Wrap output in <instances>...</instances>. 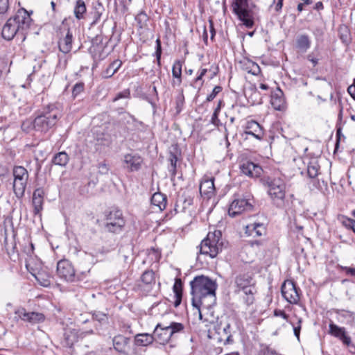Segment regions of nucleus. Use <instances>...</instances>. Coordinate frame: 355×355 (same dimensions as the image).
I'll return each instance as SVG.
<instances>
[{
    "label": "nucleus",
    "mask_w": 355,
    "mask_h": 355,
    "mask_svg": "<svg viewBox=\"0 0 355 355\" xmlns=\"http://www.w3.org/2000/svg\"><path fill=\"white\" fill-rule=\"evenodd\" d=\"M252 201V199L246 198L234 199L228 209L230 216L235 217L244 211H251L253 208Z\"/></svg>",
    "instance_id": "11"
},
{
    "label": "nucleus",
    "mask_w": 355,
    "mask_h": 355,
    "mask_svg": "<svg viewBox=\"0 0 355 355\" xmlns=\"http://www.w3.org/2000/svg\"><path fill=\"white\" fill-rule=\"evenodd\" d=\"M216 300V293L209 295H204L198 298H191L192 305L198 311L200 319H202L200 308L209 309L215 304Z\"/></svg>",
    "instance_id": "14"
},
{
    "label": "nucleus",
    "mask_w": 355,
    "mask_h": 355,
    "mask_svg": "<svg viewBox=\"0 0 355 355\" xmlns=\"http://www.w3.org/2000/svg\"><path fill=\"white\" fill-rule=\"evenodd\" d=\"M232 7L233 12L247 28H250L253 26L254 21L248 9V0H234Z\"/></svg>",
    "instance_id": "8"
},
{
    "label": "nucleus",
    "mask_w": 355,
    "mask_h": 355,
    "mask_svg": "<svg viewBox=\"0 0 355 355\" xmlns=\"http://www.w3.org/2000/svg\"><path fill=\"white\" fill-rule=\"evenodd\" d=\"M274 315L275 316L282 317L286 320H288V315L285 313V311L282 310L276 309L274 311Z\"/></svg>",
    "instance_id": "55"
},
{
    "label": "nucleus",
    "mask_w": 355,
    "mask_h": 355,
    "mask_svg": "<svg viewBox=\"0 0 355 355\" xmlns=\"http://www.w3.org/2000/svg\"><path fill=\"white\" fill-rule=\"evenodd\" d=\"M69 161V157L65 151L59 152L54 155L51 162L57 166H65Z\"/></svg>",
    "instance_id": "35"
},
{
    "label": "nucleus",
    "mask_w": 355,
    "mask_h": 355,
    "mask_svg": "<svg viewBox=\"0 0 355 355\" xmlns=\"http://www.w3.org/2000/svg\"><path fill=\"white\" fill-rule=\"evenodd\" d=\"M283 297L290 304H296L300 301V289L291 280L285 281L281 288Z\"/></svg>",
    "instance_id": "12"
},
{
    "label": "nucleus",
    "mask_w": 355,
    "mask_h": 355,
    "mask_svg": "<svg viewBox=\"0 0 355 355\" xmlns=\"http://www.w3.org/2000/svg\"><path fill=\"white\" fill-rule=\"evenodd\" d=\"M9 8V0H0V14H5Z\"/></svg>",
    "instance_id": "52"
},
{
    "label": "nucleus",
    "mask_w": 355,
    "mask_h": 355,
    "mask_svg": "<svg viewBox=\"0 0 355 355\" xmlns=\"http://www.w3.org/2000/svg\"><path fill=\"white\" fill-rule=\"evenodd\" d=\"M224 247L222 233L220 230L209 231L207 237L199 245L200 253L209 255L211 258L216 257Z\"/></svg>",
    "instance_id": "4"
},
{
    "label": "nucleus",
    "mask_w": 355,
    "mask_h": 355,
    "mask_svg": "<svg viewBox=\"0 0 355 355\" xmlns=\"http://www.w3.org/2000/svg\"><path fill=\"white\" fill-rule=\"evenodd\" d=\"M274 3L275 4V10L279 11L283 6V0H274Z\"/></svg>",
    "instance_id": "58"
},
{
    "label": "nucleus",
    "mask_w": 355,
    "mask_h": 355,
    "mask_svg": "<svg viewBox=\"0 0 355 355\" xmlns=\"http://www.w3.org/2000/svg\"><path fill=\"white\" fill-rule=\"evenodd\" d=\"M218 113L216 112H214V113L212 114L211 122L214 125H217L218 122L219 121V120L218 119Z\"/></svg>",
    "instance_id": "60"
},
{
    "label": "nucleus",
    "mask_w": 355,
    "mask_h": 355,
    "mask_svg": "<svg viewBox=\"0 0 355 355\" xmlns=\"http://www.w3.org/2000/svg\"><path fill=\"white\" fill-rule=\"evenodd\" d=\"M215 187L214 179H207L200 183V193L202 196H205L209 198L214 194Z\"/></svg>",
    "instance_id": "29"
},
{
    "label": "nucleus",
    "mask_w": 355,
    "mask_h": 355,
    "mask_svg": "<svg viewBox=\"0 0 355 355\" xmlns=\"http://www.w3.org/2000/svg\"><path fill=\"white\" fill-rule=\"evenodd\" d=\"M304 162L306 164V175L309 178L315 181L320 174V166L318 157H305Z\"/></svg>",
    "instance_id": "18"
},
{
    "label": "nucleus",
    "mask_w": 355,
    "mask_h": 355,
    "mask_svg": "<svg viewBox=\"0 0 355 355\" xmlns=\"http://www.w3.org/2000/svg\"><path fill=\"white\" fill-rule=\"evenodd\" d=\"M340 37L343 42H347L349 40V33L346 26L340 28Z\"/></svg>",
    "instance_id": "49"
},
{
    "label": "nucleus",
    "mask_w": 355,
    "mask_h": 355,
    "mask_svg": "<svg viewBox=\"0 0 355 355\" xmlns=\"http://www.w3.org/2000/svg\"><path fill=\"white\" fill-rule=\"evenodd\" d=\"M142 163L143 159L138 153H126L123 156V167L129 172L138 171L141 168Z\"/></svg>",
    "instance_id": "13"
},
{
    "label": "nucleus",
    "mask_w": 355,
    "mask_h": 355,
    "mask_svg": "<svg viewBox=\"0 0 355 355\" xmlns=\"http://www.w3.org/2000/svg\"><path fill=\"white\" fill-rule=\"evenodd\" d=\"M184 103V96L183 95V93L181 92L175 98V104H176L175 110H176V112L178 114L182 111Z\"/></svg>",
    "instance_id": "44"
},
{
    "label": "nucleus",
    "mask_w": 355,
    "mask_h": 355,
    "mask_svg": "<svg viewBox=\"0 0 355 355\" xmlns=\"http://www.w3.org/2000/svg\"><path fill=\"white\" fill-rule=\"evenodd\" d=\"M166 196L159 192L155 193L151 198V203L156 206L159 210H163L166 206Z\"/></svg>",
    "instance_id": "33"
},
{
    "label": "nucleus",
    "mask_w": 355,
    "mask_h": 355,
    "mask_svg": "<svg viewBox=\"0 0 355 355\" xmlns=\"http://www.w3.org/2000/svg\"><path fill=\"white\" fill-rule=\"evenodd\" d=\"M259 355H281V354H279L274 349L270 347L268 345L261 344L260 345Z\"/></svg>",
    "instance_id": "42"
},
{
    "label": "nucleus",
    "mask_w": 355,
    "mask_h": 355,
    "mask_svg": "<svg viewBox=\"0 0 355 355\" xmlns=\"http://www.w3.org/2000/svg\"><path fill=\"white\" fill-rule=\"evenodd\" d=\"M339 268L345 272L346 275L352 277L355 279V267L340 266Z\"/></svg>",
    "instance_id": "48"
},
{
    "label": "nucleus",
    "mask_w": 355,
    "mask_h": 355,
    "mask_svg": "<svg viewBox=\"0 0 355 355\" xmlns=\"http://www.w3.org/2000/svg\"><path fill=\"white\" fill-rule=\"evenodd\" d=\"M130 92L129 89H125L123 92L117 94L116 97L113 99V101H116L117 100H119L120 98H128L130 97Z\"/></svg>",
    "instance_id": "54"
},
{
    "label": "nucleus",
    "mask_w": 355,
    "mask_h": 355,
    "mask_svg": "<svg viewBox=\"0 0 355 355\" xmlns=\"http://www.w3.org/2000/svg\"><path fill=\"white\" fill-rule=\"evenodd\" d=\"M243 292L244 294L243 298L246 305L250 306L252 304L254 301V294L257 293L256 288H249L248 290Z\"/></svg>",
    "instance_id": "40"
},
{
    "label": "nucleus",
    "mask_w": 355,
    "mask_h": 355,
    "mask_svg": "<svg viewBox=\"0 0 355 355\" xmlns=\"http://www.w3.org/2000/svg\"><path fill=\"white\" fill-rule=\"evenodd\" d=\"M73 40L72 31L67 28L65 35L60 37L58 41L59 50L63 53H68L72 49Z\"/></svg>",
    "instance_id": "22"
},
{
    "label": "nucleus",
    "mask_w": 355,
    "mask_h": 355,
    "mask_svg": "<svg viewBox=\"0 0 355 355\" xmlns=\"http://www.w3.org/2000/svg\"><path fill=\"white\" fill-rule=\"evenodd\" d=\"M263 184L267 190L272 205L277 208L285 209L288 206L286 196L287 185L281 178H267L263 180Z\"/></svg>",
    "instance_id": "2"
},
{
    "label": "nucleus",
    "mask_w": 355,
    "mask_h": 355,
    "mask_svg": "<svg viewBox=\"0 0 355 355\" xmlns=\"http://www.w3.org/2000/svg\"><path fill=\"white\" fill-rule=\"evenodd\" d=\"M121 65L122 62L121 60H116L113 61L103 72L104 78H108L112 77L115 73L117 72Z\"/></svg>",
    "instance_id": "38"
},
{
    "label": "nucleus",
    "mask_w": 355,
    "mask_h": 355,
    "mask_svg": "<svg viewBox=\"0 0 355 355\" xmlns=\"http://www.w3.org/2000/svg\"><path fill=\"white\" fill-rule=\"evenodd\" d=\"M239 169L242 174L250 178H258L262 173L261 167L250 161H243L239 164Z\"/></svg>",
    "instance_id": "16"
},
{
    "label": "nucleus",
    "mask_w": 355,
    "mask_h": 355,
    "mask_svg": "<svg viewBox=\"0 0 355 355\" xmlns=\"http://www.w3.org/2000/svg\"><path fill=\"white\" fill-rule=\"evenodd\" d=\"M32 21L30 14L24 8L18 10L16 14L9 18L3 26L1 35L3 38L10 41L14 37L24 42L28 33Z\"/></svg>",
    "instance_id": "1"
},
{
    "label": "nucleus",
    "mask_w": 355,
    "mask_h": 355,
    "mask_svg": "<svg viewBox=\"0 0 355 355\" xmlns=\"http://www.w3.org/2000/svg\"><path fill=\"white\" fill-rule=\"evenodd\" d=\"M135 21L139 28H145L147 26V21H148V17L145 12L141 11L135 17Z\"/></svg>",
    "instance_id": "41"
},
{
    "label": "nucleus",
    "mask_w": 355,
    "mask_h": 355,
    "mask_svg": "<svg viewBox=\"0 0 355 355\" xmlns=\"http://www.w3.org/2000/svg\"><path fill=\"white\" fill-rule=\"evenodd\" d=\"M153 335L155 337L154 340L162 345L167 343L172 338L166 324L164 323H158L156 325Z\"/></svg>",
    "instance_id": "19"
},
{
    "label": "nucleus",
    "mask_w": 355,
    "mask_h": 355,
    "mask_svg": "<svg viewBox=\"0 0 355 355\" xmlns=\"http://www.w3.org/2000/svg\"><path fill=\"white\" fill-rule=\"evenodd\" d=\"M252 67L254 68V71L252 72L253 74H256L257 72L259 71V66L254 63V62H252Z\"/></svg>",
    "instance_id": "62"
},
{
    "label": "nucleus",
    "mask_w": 355,
    "mask_h": 355,
    "mask_svg": "<svg viewBox=\"0 0 355 355\" xmlns=\"http://www.w3.org/2000/svg\"><path fill=\"white\" fill-rule=\"evenodd\" d=\"M315 8L317 10H322L323 9V4L322 2L319 1L315 3Z\"/></svg>",
    "instance_id": "63"
},
{
    "label": "nucleus",
    "mask_w": 355,
    "mask_h": 355,
    "mask_svg": "<svg viewBox=\"0 0 355 355\" xmlns=\"http://www.w3.org/2000/svg\"><path fill=\"white\" fill-rule=\"evenodd\" d=\"M190 286L192 298H198L204 295L214 293L217 288L214 281L204 275L194 277L190 282Z\"/></svg>",
    "instance_id": "5"
},
{
    "label": "nucleus",
    "mask_w": 355,
    "mask_h": 355,
    "mask_svg": "<svg viewBox=\"0 0 355 355\" xmlns=\"http://www.w3.org/2000/svg\"><path fill=\"white\" fill-rule=\"evenodd\" d=\"M169 334H171V338H175L179 334L183 333L184 326L180 322H171L166 324Z\"/></svg>",
    "instance_id": "37"
},
{
    "label": "nucleus",
    "mask_w": 355,
    "mask_h": 355,
    "mask_svg": "<svg viewBox=\"0 0 355 355\" xmlns=\"http://www.w3.org/2000/svg\"><path fill=\"white\" fill-rule=\"evenodd\" d=\"M246 129L252 130L253 132L254 137L256 139L261 140L263 137V131L259 123L255 121H250L247 123Z\"/></svg>",
    "instance_id": "34"
},
{
    "label": "nucleus",
    "mask_w": 355,
    "mask_h": 355,
    "mask_svg": "<svg viewBox=\"0 0 355 355\" xmlns=\"http://www.w3.org/2000/svg\"><path fill=\"white\" fill-rule=\"evenodd\" d=\"M155 55L156 56V60L158 66L161 65V55H162V46L160 40L158 38L156 40V47Z\"/></svg>",
    "instance_id": "45"
},
{
    "label": "nucleus",
    "mask_w": 355,
    "mask_h": 355,
    "mask_svg": "<svg viewBox=\"0 0 355 355\" xmlns=\"http://www.w3.org/2000/svg\"><path fill=\"white\" fill-rule=\"evenodd\" d=\"M329 334L340 340L343 345L350 344L351 337L349 336L346 329L331 322L329 324Z\"/></svg>",
    "instance_id": "17"
},
{
    "label": "nucleus",
    "mask_w": 355,
    "mask_h": 355,
    "mask_svg": "<svg viewBox=\"0 0 355 355\" xmlns=\"http://www.w3.org/2000/svg\"><path fill=\"white\" fill-rule=\"evenodd\" d=\"M245 232L250 236H261L266 234V225L263 223L254 221L245 226Z\"/></svg>",
    "instance_id": "21"
},
{
    "label": "nucleus",
    "mask_w": 355,
    "mask_h": 355,
    "mask_svg": "<svg viewBox=\"0 0 355 355\" xmlns=\"http://www.w3.org/2000/svg\"><path fill=\"white\" fill-rule=\"evenodd\" d=\"M209 31H210V33H211V39L213 40L215 36L216 31H215V29L214 27V24H213L212 20H209Z\"/></svg>",
    "instance_id": "59"
},
{
    "label": "nucleus",
    "mask_w": 355,
    "mask_h": 355,
    "mask_svg": "<svg viewBox=\"0 0 355 355\" xmlns=\"http://www.w3.org/2000/svg\"><path fill=\"white\" fill-rule=\"evenodd\" d=\"M84 83H78L75 84L72 89L73 96L76 97L78 95H79L81 92H83L84 90Z\"/></svg>",
    "instance_id": "47"
},
{
    "label": "nucleus",
    "mask_w": 355,
    "mask_h": 355,
    "mask_svg": "<svg viewBox=\"0 0 355 355\" xmlns=\"http://www.w3.org/2000/svg\"><path fill=\"white\" fill-rule=\"evenodd\" d=\"M93 320L98 322L101 324L108 323L109 315L100 311H94L91 312Z\"/></svg>",
    "instance_id": "39"
},
{
    "label": "nucleus",
    "mask_w": 355,
    "mask_h": 355,
    "mask_svg": "<svg viewBox=\"0 0 355 355\" xmlns=\"http://www.w3.org/2000/svg\"><path fill=\"white\" fill-rule=\"evenodd\" d=\"M347 91L351 96L355 100V80L354 84L348 87Z\"/></svg>",
    "instance_id": "56"
},
{
    "label": "nucleus",
    "mask_w": 355,
    "mask_h": 355,
    "mask_svg": "<svg viewBox=\"0 0 355 355\" xmlns=\"http://www.w3.org/2000/svg\"><path fill=\"white\" fill-rule=\"evenodd\" d=\"M354 219H352L350 218L346 217V216H341L340 221L343 226H345L346 228L352 230V225L354 224Z\"/></svg>",
    "instance_id": "46"
},
{
    "label": "nucleus",
    "mask_w": 355,
    "mask_h": 355,
    "mask_svg": "<svg viewBox=\"0 0 355 355\" xmlns=\"http://www.w3.org/2000/svg\"><path fill=\"white\" fill-rule=\"evenodd\" d=\"M301 323H302V319L297 318V325H295L293 322H291V325L293 327V332L294 335L296 336V338L299 340L300 339V329H301Z\"/></svg>",
    "instance_id": "50"
},
{
    "label": "nucleus",
    "mask_w": 355,
    "mask_h": 355,
    "mask_svg": "<svg viewBox=\"0 0 355 355\" xmlns=\"http://www.w3.org/2000/svg\"><path fill=\"white\" fill-rule=\"evenodd\" d=\"M168 160L171 163V166L168 168V171L169 172H171L172 175H175L178 157L175 153H171Z\"/></svg>",
    "instance_id": "43"
},
{
    "label": "nucleus",
    "mask_w": 355,
    "mask_h": 355,
    "mask_svg": "<svg viewBox=\"0 0 355 355\" xmlns=\"http://www.w3.org/2000/svg\"><path fill=\"white\" fill-rule=\"evenodd\" d=\"M45 192L42 188L36 189L33 193L32 206L34 215H40L43 209Z\"/></svg>",
    "instance_id": "20"
},
{
    "label": "nucleus",
    "mask_w": 355,
    "mask_h": 355,
    "mask_svg": "<svg viewBox=\"0 0 355 355\" xmlns=\"http://www.w3.org/2000/svg\"><path fill=\"white\" fill-rule=\"evenodd\" d=\"M29 124H33V122H29V121H26V122H24L21 125V128L24 130H26V128H28V126H26V125H29Z\"/></svg>",
    "instance_id": "64"
},
{
    "label": "nucleus",
    "mask_w": 355,
    "mask_h": 355,
    "mask_svg": "<svg viewBox=\"0 0 355 355\" xmlns=\"http://www.w3.org/2000/svg\"><path fill=\"white\" fill-rule=\"evenodd\" d=\"M270 103L274 109L283 110L286 107V102L282 90L278 89L271 95Z\"/></svg>",
    "instance_id": "24"
},
{
    "label": "nucleus",
    "mask_w": 355,
    "mask_h": 355,
    "mask_svg": "<svg viewBox=\"0 0 355 355\" xmlns=\"http://www.w3.org/2000/svg\"><path fill=\"white\" fill-rule=\"evenodd\" d=\"M173 293L175 294V307H178L182 302V282L180 278H176L173 286Z\"/></svg>",
    "instance_id": "31"
},
{
    "label": "nucleus",
    "mask_w": 355,
    "mask_h": 355,
    "mask_svg": "<svg viewBox=\"0 0 355 355\" xmlns=\"http://www.w3.org/2000/svg\"><path fill=\"white\" fill-rule=\"evenodd\" d=\"M14 176L13 191L17 198H21L24 196L25 190L28 179V173L27 170L21 166H17L13 168Z\"/></svg>",
    "instance_id": "6"
},
{
    "label": "nucleus",
    "mask_w": 355,
    "mask_h": 355,
    "mask_svg": "<svg viewBox=\"0 0 355 355\" xmlns=\"http://www.w3.org/2000/svg\"><path fill=\"white\" fill-rule=\"evenodd\" d=\"M345 346L348 347L351 354H355V345L352 342V339L350 340V344L345 345Z\"/></svg>",
    "instance_id": "61"
},
{
    "label": "nucleus",
    "mask_w": 355,
    "mask_h": 355,
    "mask_svg": "<svg viewBox=\"0 0 355 355\" xmlns=\"http://www.w3.org/2000/svg\"><path fill=\"white\" fill-rule=\"evenodd\" d=\"M15 314L22 320L31 324L40 323L45 320V316L43 313L38 312H27L23 308L15 311Z\"/></svg>",
    "instance_id": "15"
},
{
    "label": "nucleus",
    "mask_w": 355,
    "mask_h": 355,
    "mask_svg": "<svg viewBox=\"0 0 355 355\" xmlns=\"http://www.w3.org/2000/svg\"><path fill=\"white\" fill-rule=\"evenodd\" d=\"M143 285H139L144 290L149 291L152 286L155 284V273L153 270H146L141 277Z\"/></svg>",
    "instance_id": "27"
},
{
    "label": "nucleus",
    "mask_w": 355,
    "mask_h": 355,
    "mask_svg": "<svg viewBox=\"0 0 355 355\" xmlns=\"http://www.w3.org/2000/svg\"><path fill=\"white\" fill-rule=\"evenodd\" d=\"M87 7L83 0H77L73 8V14L76 19H85Z\"/></svg>",
    "instance_id": "32"
},
{
    "label": "nucleus",
    "mask_w": 355,
    "mask_h": 355,
    "mask_svg": "<svg viewBox=\"0 0 355 355\" xmlns=\"http://www.w3.org/2000/svg\"><path fill=\"white\" fill-rule=\"evenodd\" d=\"M311 40L307 34H300L295 40V47L300 51L305 53L311 47Z\"/></svg>",
    "instance_id": "26"
},
{
    "label": "nucleus",
    "mask_w": 355,
    "mask_h": 355,
    "mask_svg": "<svg viewBox=\"0 0 355 355\" xmlns=\"http://www.w3.org/2000/svg\"><path fill=\"white\" fill-rule=\"evenodd\" d=\"M155 339L153 334H139L135 338V343L139 346H147L151 344Z\"/></svg>",
    "instance_id": "36"
},
{
    "label": "nucleus",
    "mask_w": 355,
    "mask_h": 355,
    "mask_svg": "<svg viewBox=\"0 0 355 355\" xmlns=\"http://www.w3.org/2000/svg\"><path fill=\"white\" fill-rule=\"evenodd\" d=\"M8 172L7 166L0 163V177L6 175Z\"/></svg>",
    "instance_id": "57"
},
{
    "label": "nucleus",
    "mask_w": 355,
    "mask_h": 355,
    "mask_svg": "<svg viewBox=\"0 0 355 355\" xmlns=\"http://www.w3.org/2000/svg\"><path fill=\"white\" fill-rule=\"evenodd\" d=\"M214 329L215 331L214 338L216 339L218 343H221L224 345L233 343V328L229 322L220 321L214 326Z\"/></svg>",
    "instance_id": "9"
},
{
    "label": "nucleus",
    "mask_w": 355,
    "mask_h": 355,
    "mask_svg": "<svg viewBox=\"0 0 355 355\" xmlns=\"http://www.w3.org/2000/svg\"><path fill=\"white\" fill-rule=\"evenodd\" d=\"M59 117L58 108L54 105H49L33 120V128L36 131L46 133L55 126Z\"/></svg>",
    "instance_id": "3"
},
{
    "label": "nucleus",
    "mask_w": 355,
    "mask_h": 355,
    "mask_svg": "<svg viewBox=\"0 0 355 355\" xmlns=\"http://www.w3.org/2000/svg\"><path fill=\"white\" fill-rule=\"evenodd\" d=\"M57 274L60 278L68 282H73L78 279L73 265L67 259H62L58 262Z\"/></svg>",
    "instance_id": "10"
},
{
    "label": "nucleus",
    "mask_w": 355,
    "mask_h": 355,
    "mask_svg": "<svg viewBox=\"0 0 355 355\" xmlns=\"http://www.w3.org/2000/svg\"><path fill=\"white\" fill-rule=\"evenodd\" d=\"M183 63V61L178 60L173 64L172 76L175 79L172 82L173 86H180L182 83V68Z\"/></svg>",
    "instance_id": "28"
},
{
    "label": "nucleus",
    "mask_w": 355,
    "mask_h": 355,
    "mask_svg": "<svg viewBox=\"0 0 355 355\" xmlns=\"http://www.w3.org/2000/svg\"><path fill=\"white\" fill-rule=\"evenodd\" d=\"M125 224L122 211L119 209H113L105 215V228L110 232L120 233Z\"/></svg>",
    "instance_id": "7"
},
{
    "label": "nucleus",
    "mask_w": 355,
    "mask_h": 355,
    "mask_svg": "<svg viewBox=\"0 0 355 355\" xmlns=\"http://www.w3.org/2000/svg\"><path fill=\"white\" fill-rule=\"evenodd\" d=\"M235 284L237 288L243 291L254 288L253 279L248 274L237 275L235 278Z\"/></svg>",
    "instance_id": "23"
},
{
    "label": "nucleus",
    "mask_w": 355,
    "mask_h": 355,
    "mask_svg": "<svg viewBox=\"0 0 355 355\" xmlns=\"http://www.w3.org/2000/svg\"><path fill=\"white\" fill-rule=\"evenodd\" d=\"M98 168L99 173L102 175L107 174L110 170L109 166L105 162L99 163Z\"/></svg>",
    "instance_id": "53"
},
{
    "label": "nucleus",
    "mask_w": 355,
    "mask_h": 355,
    "mask_svg": "<svg viewBox=\"0 0 355 355\" xmlns=\"http://www.w3.org/2000/svg\"><path fill=\"white\" fill-rule=\"evenodd\" d=\"M222 91V87L220 86H216L213 89L211 93L209 94L207 97V101H211L216 96V95Z\"/></svg>",
    "instance_id": "51"
},
{
    "label": "nucleus",
    "mask_w": 355,
    "mask_h": 355,
    "mask_svg": "<svg viewBox=\"0 0 355 355\" xmlns=\"http://www.w3.org/2000/svg\"><path fill=\"white\" fill-rule=\"evenodd\" d=\"M104 12L105 8L103 3L100 1H97L94 6L93 10L91 12L92 17V21L90 24L91 27L96 26L99 22Z\"/></svg>",
    "instance_id": "30"
},
{
    "label": "nucleus",
    "mask_w": 355,
    "mask_h": 355,
    "mask_svg": "<svg viewBox=\"0 0 355 355\" xmlns=\"http://www.w3.org/2000/svg\"><path fill=\"white\" fill-rule=\"evenodd\" d=\"M130 339L122 335L115 336L112 339L113 347L119 353H125Z\"/></svg>",
    "instance_id": "25"
}]
</instances>
